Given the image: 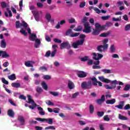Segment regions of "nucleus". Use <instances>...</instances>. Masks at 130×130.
I'll return each instance as SVG.
<instances>
[{"instance_id":"1","label":"nucleus","mask_w":130,"mask_h":130,"mask_svg":"<svg viewBox=\"0 0 130 130\" xmlns=\"http://www.w3.org/2000/svg\"><path fill=\"white\" fill-rule=\"evenodd\" d=\"M99 79L102 82H104V83H107V84L111 83V85H114L110 86L108 84H106L104 85L105 88L109 90L115 89V88H116V85H120L121 86H123V85H124V84H123V83H122L120 81H117L116 80L111 81L110 80H109L108 79L104 78V77L103 76L99 77Z\"/></svg>"},{"instance_id":"2","label":"nucleus","mask_w":130,"mask_h":130,"mask_svg":"<svg viewBox=\"0 0 130 130\" xmlns=\"http://www.w3.org/2000/svg\"><path fill=\"white\" fill-rule=\"evenodd\" d=\"M27 98H28V103L29 104H31L32 106H29L28 107L30 109L34 110L35 109V107H38V110L39 111V114L40 115H45V112L43 110V108H41V107H39V105H36L35 102H34V101L32 100V96L30 95H27Z\"/></svg>"},{"instance_id":"3","label":"nucleus","mask_w":130,"mask_h":130,"mask_svg":"<svg viewBox=\"0 0 130 130\" xmlns=\"http://www.w3.org/2000/svg\"><path fill=\"white\" fill-rule=\"evenodd\" d=\"M80 37L82 39L78 40L76 42L72 43V46H73L74 48H78V46H79V45H83L84 44V41H85L84 38L86 37V36L84 34H81L80 35Z\"/></svg>"},{"instance_id":"4","label":"nucleus","mask_w":130,"mask_h":130,"mask_svg":"<svg viewBox=\"0 0 130 130\" xmlns=\"http://www.w3.org/2000/svg\"><path fill=\"white\" fill-rule=\"evenodd\" d=\"M95 29L93 32V35H98L102 30H104L105 29V25L101 26L99 23H95Z\"/></svg>"},{"instance_id":"5","label":"nucleus","mask_w":130,"mask_h":130,"mask_svg":"<svg viewBox=\"0 0 130 130\" xmlns=\"http://www.w3.org/2000/svg\"><path fill=\"white\" fill-rule=\"evenodd\" d=\"M18 119V121L20 122V124H15L17 127H22V125H25L26 124V122H25V118L24 117L22 116H19Z\"/></svg>"},{"instance_id":"6","label":"nucleus","mask_w":130,"mask_h":130,"mask_svg":"<svg viewBox=\"0 0 130 130\" xmlns=\"http://www.w3.org/2000/svg\"><path fill=\"white\" fill-rule=\"evenodd\" d=\"M92 81H89L88 82H83L81 84L82 89H91L92 88Z\"/></svg>"},{"instance_id":"7","label":"nucleus","mask_w":130,"mask_h":130,"mask_svg":"<svg viewBox=\"0 0 130 130\" xmlns=\"http://www.w3.org/2000/svg\"><path fill=\"white\" fill-rule=\"evenodd\" d=\"M36 120H38V121H41L42 122H44V121H46L48 122V124H52L53 123V120L51 118H36Z\"/></svg>"},{"instance_id":"8","label":"nucleus","mask_w":130,"mask_h":130,"mask_svg":"<svg viewBox=\"0 0 130 130\" xmlns=\"http://www.w3.org/2000/svg\"><path fill=\"white\" fill-rule=\"evenodd\" d=\"M84 29H83V32L84 33H90L91 31L92 30L91 26H90V24L89 22H85L84 24Z\"/></svg>"},{"instance_id":"9","label":"nucleus","mask_w":130,"mask_h":130,"mask_svg":"<svg viewBox=\"0 0 130 130\" xmlns=\"http://www.w3.org/2000/svg\"><path fill=\"white\" fill-rule=\"evenodd\" d=\"M23 26V28H27L28 27V24L24 21H22V23H20V21L16 22V27L18 29V28H20V27H22Z\"/></svg>"},{"instance_id":"10","label":"nucleus","mask_w":130,"mask_h":130,"mask_svg":"<svg viewBox=\"0 0 130 130\" xmlns=\"http://www.w3.org/2000/svg\"><path fill=\"white\" fill-rule=\"evenodd\" d=\"M92 55H93L92 57L95 60H99V59H101L103 57V55L99 53H93Z\"/></svg>"},{"instance_id":"11","label":"nucleus","mask_w":130,"mask_h":130,"mask_svg":"<svg viewBox=\"0 0 130 130\" xmlns=\"http://www.w3.org/2000/svg\"><path fill=\"white\" fill-rule=\"evenodd\" d=\"M91 80L92 82V85L93 86H97V83L99 84V86L102 87V83L100 81H97V79L95 77H92L91 78Z\"/></svg>"},{"instance_id":"12","label":"nucleus","mask_w":130,"mask_h":130,"mask_svg":"<svg viewBox=\"0 0 130 130\" xmlns=\"http://www.w3.org/2000/svg\"><path fill=\"white\" fill-rule=\"evenodd\" d=\"M32 13L34 16L36 21L39 22V20H40V17L39 16V13H38V11H32Z\"/></svg>"},{"instance_id":"13","label":"nucleus","mask_w":130,"mask_h":130,"mask_svg":"<svg viewBox=\"0 0 130 130\" xmlns=\"http://www.w3.org/2000/svg\"><path fill=\"white\" fill-rule=\"evenodd\" d=\"M60 46L61 49H62V48H67V49H69V48H71V45L68 43V42L61 43Z\"/></svg>"},{"instance_id":"14","label":"nucleus","mask_w":130,"mask_h":130,"mask_svg":"<svg viewBox=\"0 0 130 130\" xmlns=\"http://www.w3.org/2000/svg\"><path fill=\"white\" fill-rule=\"evenodd\" d=\"M124 106V102L120 101L119 102V104L115 106L116 108H118V109H123V107Z\"/></svg>"},{"instance_id":"15","label":"nucleus","mask_w":130,"mask_h":130,"mask_svg":"<svg viewBox=\"0 0 130 130\" xmlns=\"http://www.w3.org/2000/svg\"><path fill=\"white\" fill-rule=\"evenodd\" d=\"M41 39H36L35 43V48H39V46H40V44H41Z\"/></svg>"},{"instance_id":"16","label":"nucleus","mask_w":130,"mask_h":130,"mask_svg":"<svg viewBox=\"0 0 130 130\" xmlns=\"http://www.w3.org/2000/svg\"><path fill=\"white\" fill-rule=\"evenodd\" d=\"M105 101V95H103L102 96L101 99H99L96 100V103L99 104V105H101L103 102Z\"/></svg>"},{"instance_id":"17","label":"nucleus","mask_w":130,"mask_h":130,"mask_svg":"<svg viewBox=\"0 0 130 130\" xmlns=\"http://www.w3.org/2000/svg\"><path fill=\"white\" fill-rule=\"evenodd\" d=\"M33 61H27L25 62V67H27V68H33Z\"/></svg>"},{"instance_id":"18","label":"nucleus","mask_w":130,"mask_h":130,"mask_svg":"<svg viewBox=\"0 0 130 130\" xmlns=\"http://www.w3.org/2000/svg\"><path fill=\"white\" fill-rule=\"evenodd\" d=\"M36 39H38L36 34H30L29 36V40L31 41H35Z\"/></svg>"},{"instance_id":"19","label":"nucleus","mask_w":130,"mask_h":130,"mask_svg":"<svg viewBox=\"0 0 130 130\" xmlns=\"http://www.w3.org/2000/svg\"><path fill=\"white\" fill-rule=\"evenodd\" d=\"M7 114L10 116V117H12V118H14V116H15V113L12 109H9L8 111Z\"/></svg>"},{"instance_id":"20","label":"nucleus","mask_w":130,"mask_h":130,"mask_svg":"<svg viewBox=\"0 0 130 130\" xmlns=\"http://www.w3.org/2000/svg\"><path fill=\"white\" fill-rule=\"evenodd\" d=\"M108 39H106L103 41V43L104 45L103 46L104 47V49H107V48H108V44H106L108 43Z\"/></svg>"},{"instance_id":"21","label":"nucleus","mask_w":130,"mask_h":130,"mask_svg":"<svg viewBox=\"0 0 130 130\" xmlns=\"http://www.w3.org/2000/svg\"><path fill=\"white\" fill-rule=\"evenodd\" d=\"M36 91L38 93L36 94V97H38V96H39V94H40V93H42V92L43 91V90L41 87H39L37 86L36 87Z\"/></svg>"},{"instance_id":"22","label":"nucleus","mask_w":130,"mask_h":130,"mask_svg":"<svg viewBox=\"0 0 130 130\" xmlns=\"http://www.w3.org/2000/svg\"><path fill=\"white\" fill-rule=\"evenodd\" d=\"M78 76L79 78H85L87 76V74L84 72L81 71L78 74Z\"/></svg>"},{"instance_id":"23","label":"nucleus","mask_w":130,"mask_h":130,"mask_svg":"<svg viewBox=\"0 0 130 130\" xmlns=\"http://www.w3.org/2000/svg\"><path fill=\"white\" fill-rule=\"evenodd\" d=\"M68 87L70 90H72L75 88V84L73 82L69 81L68 82Z\"/></svg>"},{"instance_id":"24","label":"nucleus","mask_w":130,"mask_h":130,"mask_svg":"<svg viewBox=\"0 0 130 130\" xmlns=\"http://www.w3.org/2000/svg\"><path fill=\"white\" fill-rule=\"evenodd\" d=\"M116 102L115 99H113L112 100H108L106 102L107 104H114Z\"/></svg>"},{"instance_id":"25","label":"nucleus","mask_w":130,"mask_h":130,"mask_svg":"<svg viewBox=\"0 0 130 130\" xmlns=\"http://www.w3.org/2000/svg\"><path fill=\"white\" fill-rule=\"evenodd\" d=\"M0 46L2 47V48H6V46H7V43H6L5 40H2L1 41Z\"/></svg>"},{"instance_id":"26","label":"nucleus","mask_w":130,"mask_h":130,"mask_svg":"<svg viewBox=\"0 0 130 130\" xmlns=\"http://www.w3.org/2000/svg\"><path fill=\"white\" fill-rule=\"evenodd\" d=\"M8 78L9 79V80H11V81H15V80L16 79V74H13L11 75H9Z\"/></svg>"},{"instance_id":"27","label":"nucleus","mask_w":130,"mask_h":130,"mask_svg":"<svg viewBox=\"0 0 130 130\" xmlns=\"http://www.w3.org/2000/svg\"><path fill=\"white\" fill-rule=\"evenodd\" d=\"M12 87H13L14 88H20L21 87V84L19 83H12L11 84Z\"/></svg>"},{"instance_id":"28","label":"nucleus","mask_w":130,"mask_h":130,"mask_svg":"<svg viewBox=\"0 0 130 130\" xmlns=\"http://www.w3.org/2000/svg\"><path fill=\"white\" fill-rule=\"evenodd\" d=\"M10 56V55L6 51H3V54L2 56L3 58H9Z\"/></svg>"},{"instance_id":"29","label":"nucleus","mask_w":130,"mask_h":130,"mask_svg":"<svg viewBox=\"0 0 130 130\" xmlns=\"http://www.w3.org/2000/svg\"><path fill=\"white\" fill-rule=\"evenodd\" d=\"M106 49H104V47L102 45L98 47V51H100V52H102V51H103V50H105Z\"/></svg>"},{"instance_id":"30","label":"nucleus","mask_w":130,"mask_h":130,"mask_svg":"<svg viewBox=\"0 0 130 130\" xmlns=\"http://www.w3.org/2000/svg\"><path fill=\"white\" fill-rule=\"evenodd\" d=\"M119 119H121V120H127L128 119L127 117L121 115V114H119Z\"/></svg>"},{"instance_id":"31","label":"nucleus","mask_w":130,"mask_h":130,"mask_svg":"<svg viewBox=\"0 0 130 130\" xmlns=\"http://www.w3.org/2000/svg\"><path fill=\"white\" fill-rule=\"evenodd\" d=\"M112 21L113 22H120V21H121V16H120L118 18H115V17H113L112 18Z\"/></svg>"},{"instance_id":"32","label":"nucleus","mask_w":130,"mask_h":130,"mask_svg":"<svg viewBox=\"0 0 130 130\" xmlns=\"http://www.w3.org/2000/svg\"><path fill=\"white\" fill-rule=\"evenodd\" d=\"M89 59H90V58H89V56H85L80 58L81 61H87V60H89Z\"/></svg>"},{"instance_id":"33","label":"nucleus","mask_w":130,"mask_h":130,"mask_svg":"<svg viewBox=\"0 0 130 130\" xmlns=\"http://www.w3.org/2000/svg\"><path fill=\"white\" fill-rule=\"evenodd\" d=\"M42 86L43 89H44V90H47L48 89V86H47V84H46V83L45 82H43L42 83Z\"/></svg>"},{"instance_id":"34","label":"nucleus","mask_w":130,"mask_h":130,"mask_svg":"<svg viewBox=\"0 0 130 130\" xmlns=\"http://www.w3.org/2000/svg\"><path fill=\"white\" fill-rule=\"evenodd\" d=\"M110 50L111 52H115V46L114 45H111Z\"/></svg>"},{"instance_id":"35","label":"nucleus","mask_w":130,"mask_h":130,"mask_svg":"<svg viewBox=\"0 0 130 130\" xmlns=\"http://www.w3.org/2000/svg\"><path fill=\"white\" fill-rule=\"evenodd\" d=\"M102 72H103L105 74H111V70L108 69H103Z\"/></svg>"},{"instance_id":"36","label":"nucleus","mask_w":130,"mask_h":130,"mask_svg":"<svg viewBox=\"0 0 130 130\" xmlns=\"http://www.w3.org/2000/svg\"><path fill=\"white\" fill-rule=\"evenodd\" d=\"M83 27L81 26H78L77 28H75L74 30L76 32H80V31H82Z\"/></svg>"},{"instance_id":"37","label":"nucleus","mask_w":130,"mask_h":130,"mask_svg":"<svg viewBox=\"0 0 130 130\" xmlns=\"http://www.w3.org/2000/svg\"><path fill=\"white\" fill-rule=\"evenodd\" d=\"M89 111L90 113H93L94 112V106L92 105H89Z\"/></svg>"},{"instance_id":"38","label":"nucleus","mask_w":130,"mask_h":130,"mask_svg":"<svg viewBox=\"0 0 130 130\" xmlns=\"http://www.w3.org/2000/svg\"><path fill=\"white\" fill-rule=\"evenodd\" d=\"M1 6L2 8V9L6 8V7H7V3L5 2H2L1 3Z\"/></svg>"},{"instance_id":"39","label":"nucleus","mask_w":130,"mask_h":130,"mask_svg":"<svg viewBox=\"0 0 130 130\" xmlns=\"http://www.w3.org/2000/svg\"><path fill=\"white\" fill-rule=\"evenodd\" d=\"M80 34V32H76L74 34H71L70 35V37H77V36H79Z\"/></svg>"},{"instance_id":"40","label":"nucleus","mask_w":130,"mask_h":130,"mask_svg":"<svg viewBox=\"0 0 130 130\" xmlns=\"http://www.w3.org/2000/svg\"><path fill=\"white\" fill-rule=\"evenodd\" d=\"M46 19L47 20L48 22H50V19H51V16L49 13H47L46 15Z\"/></svg>"},{"instance_id":"41","label":"nucleus","mask_w":130,"mask_h":130,"mask_svg":"<svg viewBox=\"0 0 130 130\" xmlns=\"http://www.w3.org/2000/svg\"><path fill=\"white\" fill-rule=\"evenodd\" d=\"M1 80L3 84H5V85H9V81H7L5 78H1Z\"/></svg>"},{"instance_id":"42","label":"nucleus","mask_w":130,"mask_h":130,"mask_svg":"<svg viewBox=\"0 0 130 130\" xmlns=\"http://www.w3.org/2000/svg\"><path fill=\"white\" fill-rule=\"evenodd\" d=\"M102 20H104V21H106L110 18V15H108V16H104L101 17Z\"/></svg>"},{"instance_id":"43","label":"nucleus","mask_w":130,"mask_h":130,"mask_svg":"<svg viewBox=\"0 0 130 130\" xmlns=\"http://www.w3.org/2000/svg\"><path fill=\"white\" fill-rule=\"evenodd\" d=\"M43 78L44 80H50L51 79V77L49 75H44Z\"/></svg>"},{"instance_id":"44","label":"nucleus","mask_w":130,"mask_h":130,"mask_svg":"<svg viewBox=\"0 0 130 130\" xmlns=\"http://www.w3.org/2000/svg\"><path fill=\"white\" fill-rule=\"evenodd\" d=\"M104 120L105 121H109V120H110V118L108 116V115L104 116Z\"/></svg>"},{"instance_id":"45","label":"nucleus","mask_w":130,"mask_h":130,"mask_svg":"<svg viewBox=\"0 0 130 130\" xmlns=\"http://www.w3.org/2000/svg\"><path fill=\"white\" fill-rule=\"evenodd\" d=\"M45 129H55V127L54 126H49L48 127H46Z\"/></svg>"},{"instance_id":"46","label":"nucleus","mask_w":130,"mask_h":130,"mask_svg":"<svg viewBox=\"0 0 130 130\" xmlns=\"http://www.w3.org/2000/svg\"><path fill=\"white\" fill-rule=\"evenodd\" d=\"M130 89V85L129 84H127L125 86L124 88V91H128Z\"/></svg>"},{"instance_id":"47","label":"nucleus","mask_w":130,"mask_h":130,"mask_svg":"<svg viewBox=\"0 0 130 130\" xmlns=\"http://www.w3.org/2000/svg\"><path fill=\"white\" fill-rule=\"evenodd\" d=\"M97 114L99 117H102L104 115V112H98Z\"/></svg>"},{"instance_id":"48","label":"nucleus","mask_w":130,"mask_h":130,"mask_svg":"<svg viewBox=\"0 0 130 130\" xmlns=\"http://www.w3.org/2000/svg\"><path fill=\"white\" fill-rule=\"evenodd\" d=\"M46 104H47V105H49V106L54 105V104L53 103L51 102V101H46Z\"/></svg>"},{"instance_id":"49","label":"nucleus","mask_w":130,"mask_h":130,"mask_svg":"<svg viewBox=\"0 0 130 130\" xmlns=\"http://www.w3.org/2000/svg\"><path fill=\"white\" fill-rule=\"evenodd\" d=\"M93 10L94 11H95L96 14H100V13H101V11L96 7H95L94 8H93Z\"/></svg>"},{"instance_id":"50","label":"nucleus","mask_w":130,"mask_h":130,"mask_svg":"<svg viewBox=\"0 0 130 130\" xmlns=\"http://www.w3.org/2000/svg\"><path fill=\"white\" fill-rule=\"evenodd\" d=\"M20 33H21V34H23V35H24V36H26L27 35V32H26V31H25V30H24L23 29H21L20 30Z\"/></svg>"},{"instance_id":"51","label":"nucleus","mask_w":130,"mask_h":130,"mask_svg":"<svg viewBox=\"0 0 130 130\" xmlns=\"http://www.w3.org/2000/svg\"><path fill=\"white\" fill-rule=\"evenodd\" d=\"M79 94H80V93H79L78 92H75L74 94H73L72 95V98H73V99L77 98V96H78V95H79Z\"/></svg>"},{"instance_id":"52","label":"nucleus","mask_w":130,"mask_h":130,"mask_svg":"<svg viewBox=\"0 0 130 130\" xmlns=\"http://www.w3.org/2000/svg\"><path fill=\"white\" fill-rule=\"evenodd\" d=\"M56 53V49H54L51 53V57H53V56L55 55Z\"/></svg>"},{"instance_id":"53","label":"nucleus","mask_w":130,"mask_h":130,"mask_svg":"<svg viewBox=\"0 0 130 130\" xmlns=\"http://www.w3.org/2000/svg\"><path fill=\"white\" fill-rule=\"evenodd\" d=\"M109 35V32L108 33H103L100 35L101 37H107V36H108Z\"/></svg>"},{"instance_id":"54","label":"nucleus","mask_w":130,"mask_h":130,"mask_svg":"<svg viewBox=\"0 0 130 130\" xmlns=\"http://www.w3.org/2000/svg\"><path fill=\"white\" fill-rule=\"evenodd\" d=\"M86 6V2H83L80 3V5H79L80 8H84Z\"/></svg>"},{"instance_id":"55","label":"nucleus","mask_w":130,"mask_h":130,"mask_svg":"<svg viewBox=\"0 0 130 130\" xmlns=\"http://www.w3.org/2000/svg\"><path fill=\"white\" fill-rule=\"evenodd\" d=\"M29 123L30 125H32V124H36V123H37V121H34V120H30L29 121Z\"/></svg>"},{"instance_id":"56","label":"nucleus","mask_w":130,"mask_h":130,"mask_svg":"<svg viewBox=\"0 0 130 130\" xmlns=\"http://www.w3.org/2000/svg\"><path fill=\"white\" fill-rule=\"evenodd\" d=\"M130 29V24L126 25L125 26V31H128Z\"/></svg>"},{"instance_id":"57","label":"nucleus","mask_w":130,"mask_h":130,"mask_svg":"<svg viewBox=\"0 0 130 130\" xmlns=\"http://www.w3.org/2000/svg\"><path fill=\"white\" fill-rule=\"evenodd\" d=\"M87 64H89V66H92L93 64V60L88 59Z\"/></svg>"},{"instance_id":"58","label":"nucleus","mask_w":130,"mask_h":130,"mask_svg":"<svg viewBox=\"0 0 130 130\" xmlns=\"http://www.w3.org/2000/svg\"><path fill=\"white\" fill-rule=\"evenodd\" d=\"M7 11L8 12V13L9 14V17H12V16H13V14H12V11H11V10H10L9 8H7Z\"/></svg>"},{"instance_id":"59","label":"nucleus","mask_w":130,"mask_h":130,"mask_svg":"<svg viewBox=\"0 0 130 130\" xmlns=\"http://www.w3.org/2000/svg\"><path fill=\"white\" fill-rule=\"evenodd\" d=\"M50 94H51L52 95L55 96H58V92H50Z\"/></svg>"},{"instance_id":"60","label":"nucleus","mask_w":130,"mask_h":130,"mask_svg":"<svg viewBox=\"0 0 130 130\" xmlns=\"http://www.w3.org/2000/svg\"><path fill=\"white\" fill-rule=\"evenodd\" d=\"M124 110H127V109H130V105H129V104L126 105L124 107Z\"/></svg>"},{"instance_id":"61","label":"nucleus","mask_w":130,"mask_h":130,"mask_svg":"<svg viewBox=\"0 0 130 130\" xmlns=\"http://www.w3.org/2000/svg\"><path fill=\"white\" fill-rule=\"evenodd\" d=\"M19 8L20 10H22V8H23V0L20 1L19 2Z\"/></svg>"},{"instance_id":"62","label":"nucleus","mask_w":130,"mask_h":130,"mask_svg":"<svg viewBox=\"0 0 130 130\" xmlns=\"http://www.w3.org/2000/svg\"><path fill=\"white\" fill-rule=\"evenodd\" d=\"M54 41L56 43H61V40L58 39H54Z\"/></svg>"},{"instance_id":"63","label":"nucleus","mask_w":130,"mask_h":130,"mask_svg":"<svg viewBox=\"0 0 130 130\" xmlns=\"http://www.w3.org/2000/svg\"><path fill=\"white\" fill-rule=\"evenodd\" d=\"M69 22L70 23H75L76 22V20L74 18H70L69 19Z\"/></svg>"},{"instance_id":"64","label":"nucleus","mask_w":130,"mask_h":130,"mask_svg":"<svg viewBox=\"0 0 130 130\" xmlns=\"http://www.w3.org/2000/svg\"><path fill=\"white\" fill-rule=\"evenodd\" d=\"M71 33H72V29H70L67 31L66 35H71L72 34Z\"/></svg>"}]
</instances>
